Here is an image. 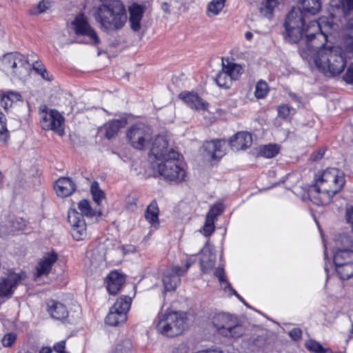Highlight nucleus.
<instances>
[{"instance_id": "obj_21", "label": "nucleus", "mask_w": 353, "mask_h": 353, "mask_svg": "<svg viewBox=\"0 0 353 353\" xmlns=\"http://www.w3.org/2000/svg\"><path fill=\"white\" fill-rule=\"evenodd\" d=\"M47 311L52 318L59 321L65 320L69 314L66 306L55 300H49L47 302Z\"/></svg>"}, {"instance_id": "obj_2", "label": "nucleus", "mask_w": 353, "mask_h": 353, "mask_svg": "<svg viewBox=\"0 0 353 353\" xmlns=\"http://www.w3.org/2000/svg\"><path fill=\"white\" fill-rule=\"evenodd\" d=\"M302 6L301 10L299 7H294L288 12L284 27L285 30V39L289 43H297L305 35L306 37V29L312 21H310L305 26L307 14H316L321 8L320 0H300ZM313 21H316L314 20ZM319 23L320 26L321 22Z\"/></svg>"}, {"instance_id": "obj_9", "label": "nucleus", "mask_w": 353, "mask_h": 353, "mask_svg": "<svg viewBox=\"0 0 353 353\" xmlns=\"http://www.w3.org/2000/svg\"><path fill=\"white\" fill-rule=\"evenodd\" d=\"M3 70L15 78L21 79L28 70V61L24 55L19 52L6 54L2 59Z\"/></svg>"}, {"instance_id": "obj_50", "label": "nucleus", "mask_w": 353, "mask_h": 353, "mask_svg": "<svg viewBox=\"0 0 353 353\" xmlns=\"http://www.w3.org/2000/svg\"><path fill=\"white\" fill-rule=\"evenodd\" d=\"M289 336L294 341L299 340L302 336V331L298 327L293 328L290 332Z\"/></svg>"}, {"instance_id": "obj_47", "label": "nucleus", "mask_w": 353, "mask_h": 353, "mask_svg": "<svg viewBox=\"0 0 353 353\" xmlns=\"http://www.w3.org/2000/svg\"><path fill=\"white\" fill-rule=\"evenodd\" d=\"M277 111L279 117L286 119L291 113V108L288 105H281L278 107Z\"/></svg>"}, {"instance_id": "obj_16", "label": "nucleus", "mask_w": 353, "mask_h": 353, "mask_svg": "<svg viewBox=\"0 0 353 353\" xmlns=\"http://www.w3.org/2000/svg\"><path fill=\"white\" fill-rule=\"evenodd\" d=\"M193 263L194 261L188 259L185 262L184 268L176 265L165 270L162 279L165 290H174L181 283L180 277L187 272Z\"/></svg>"}, {"instance_id": "obj_35", "label": "nucleus", "mask_w": 353, "mask_h": 353, "mask_svg": "<svg viewBox=\"0 0 353 353\" xmlns=\"http://www.w3.org/2000/svg\"><path fill=\"white\" fill-rule=\"evenodd\" d=\"M90 191L94 202L99 205L102 200L105 198L104 192L100 189L99 183L93 181L90 185Z\"/></svg>"}, {"instance_id": "obj_60", "label": "nucleus", "mask_w": 353, "mask_h": 353, "mask_svg": "<svg viewBox=\"0 0 353 353\" xmlns=\"http://www.w3.org/2000/svg\"><path fill=\"white\" fill-rule=\"evenodd\" d=\"M40 75L41 76V77L43 79H46V80H50V77H49V74H48V72L46 71V73H41L40 74Z\"/></svg>"}, {"instance_id": "obj_3", "label": "nucleus", "mask_w": 353, "mask_h": 353, "mask_svg": "<svg viewBox=\"0 0 353 353\" xmlns=\"http://www.w3.org/2000/svg\"><path fill=\"white\" fill-rule=\"evenodd\" d=\"M344 173L335 168L324 170L316 184L309 189L311 201L318 205L329 204L334 195L341 191L345 185Z\"/></svg>"}, {"instance_id": "obj_40", "label": "nucleus", "mask_w": 353, "mask_h": 353, "mask_svg": "<svg viewBox=\"0 0 353 353\" xmlns=\"http://www.w3.org/2000/svg\"><path fill=\"white\" fill-rule=\"evenodd\" d=\"M131 348V341L128 339H125L116 345L115 353H129Z\"/></svg>"}, {"instance_id": "obj_46", "label": "nucleus", "mask_w": 353, "mask_h": 353, "mask_svg": "<svg viewBox=\"0 0 353 353\" xmlns=\"http://www.w3.org/2000/svg\"><path fill=\"white\" fill-rule=\"evenodd\" d=\"M47 8L48 7L46 6V3L43 1H40L36 6L32 7L29 12L30 14L32 15H37L44 12L47 10Z\"/></svg>"}, {"instance_id": "obj_1", "label": "nucleus", "mask_w": 353, "mask_h": 353, "mask_svg": "<svg viewBox=\"0 0 353 353\" xmlns=\"http://www.w3.org/2000/svg\"><path fill=\"white\" fill-rule=\"evenodd\" d=\"M305 32V45L299 48L301 57L325 77L341 74L347 60L353 58L352 41H343L340 46L326 45L327 35L317 21L310 22Z\"/></svg>"}, {"instance_id": "obj_22", "label": "nucleus", "mask_w": 353, "mask_h": 353, "mask_svg": "<svg viewBox=\"0 0 353 353\" xmlns=\"http://www.w3.org/2000/svg\"><path fill=\"white\" fill-rule=\"evenodd\" d=\"M127 124L125 118L113 119L105 123L101 128V132H104V135L108 139L114 137L121 128H124Z\"/></svg>"}, {"instance_id": "obj_36", "label": "nucleus", "mask_w": 353, "mask_h": 353, "mask_svg": "<svg viewBox=\"0 0 353 353\" xmlns=\"http://www.w3.org/2000/svg\"><path fill=\"white\" fill-rule=\"evenodd\" d=\"M269 92V88L265 81L260 80L257 82L255 91L254 96L257 99H264Z\"/></svg>"}, {"instance_id": "obj_29", "label": "nucleus", "mask_w": 353, "mask_h": 353, "mask_svg": "<svg viewBox=\"0 0 353 353\" xmlns=\"http://www.w3.org/2000/svg\"><path fill=\"white\" fill-rule=\"evenodd\" d=\"M334 241L336 251H353V239L351 235L347 233L339 234Z\"/></svg>"}, {"instance_id": "obj_58", "label": "nucleus", "mask_w": 353, "mask_h": 353, "mask_svg": "<svg viewBox=\"0 0 353 353\" xmlns=\"http://www.w3.org/2000/svg\"><path fill=\"white\" fill-rule=\"evenodd\" d=\"M169 7H170V5L168 3L165 2V3H162L161 8L165 12H168V13L170 12Z\"/></svg>"}, {"instance_id": "obj_27", "label": "nucleus", "mask_w": 353, "mask_h": 353, "mask_svg": "<svg viewBox=\"0 0 353 353\" xmlns=\"http://www.w3.org/2000/svg\"><path fill=\"white\" fill-rule=\"evenodd\" d=\"M179 97L191 108L196 110H205L208 104L203 101L196 93L188 92L180 94Z\"/></svg>"}, {"instance_id": "obj_10", "label": "nucleus", "mask_w": 353, "mask_h": 353, "mask_svg": "<svg viewBox=\"0 0 353 353\" xmlns=\"http://www.w3.org/2000/svg\"><path fill=\"white\" fill-rule=\"evenodd\" d=\"M39 113L42 129L54 131L60 136L64 134L65 119L59 111L43 105L40 107Z\"/></svg>"}, {"instance_id": "obj_23", "label": "nucleus", "mask_w": 353, "mask_h": 353, "mask_svg": "<svg viewBox=\"0 0 353 353\" xmlns=\"http://www.w3.org/2000/svg\"><path fill=\"white\" fill-rule=\"evenodd\" d=\"M168 140L164 135H157L152 143L150 154H174V150H168Z\"/></svg>"}, {"instance_id": "obj_25", "label": "nucleus", "mask_w": 353, "mask_h": 353, "mask_svg": "<svg viewBox=\"0 0 353 353\" xmlns=\"http://www.w3.org/2000/svg\"><path fill=\"white\" fill-rule=\"evenodd\" d=\"M125 282L124 276L117 271L111 272L107 277V290L111 294H116Z\"/></svg>"}, {"instance_id": "obj_63", "label": "nucleus", "mask_w": 353, "mask_h": 353, "mask_svg": "<svg viewBox=\"0 0 353 353\" xmlns=\"http://www.w3.org/2000/svg\"><path fill=\"white\" fill-rule=\"evenodd\" d=\"M351 332L353 334V323L352 324V330H351Z\"/></svg>"}, {"instance_id": "obj_41", "label": "nucleus", "mask_w": 353, "mask_h": 353, "mask_svg": "<svg viewBox=\"0 0 353 353\" xmlns=\"http://www.w3.org/2000/svg\"><path fill=\"white\" fill-rule=\"evenodd\" d=\"M9 138L6 119L2 114H0V140L6 143Z\"/></svg>"}, {"instance_id": "obj_51", "label": "nucleus", "mask_w": 353, "mask_h": 353, "mask_svg": "<svg viewBox=\"0 0 353 353\" xmlns=\"http://www.w3.org/2000/svg\"><path fill=\"white\" fill-rule=\"evenodd\" d=\"M65 341H61L57 343H55L53 346V349L55 352L58 353H68L65 351Z\"/></svg>"}, {"instance_id": "obj_45", "label": "nucleus", "mask_w": 353, "mask_h": 353, "mask_svg": "<svg viewBox=\"0 0 353 353\" xmlns=\"http://www.w3.org/2000/svg\"><path fill=\"white\" fill-rule=\"evenodd\" d=\"M16 339L17 335L14 333H8L3 337L1 343L4 347H10L15 342Z\"/></svg>"}, {"instance_id": "obj_33", "label": "nucleus", "mask_w": 353, "mask_h": 353, "mask_svg": "<svg viewBox=\"0 0 353 353\" xmlns=\"http://www.w3.org/2000/svg\"><path fill=\"white\" fill-rule=\"evenodd\" d=\"M226 0H212L208 6L207 14L209 17L219 14L225 6Z\"/></svg>"}, {"instance_id": "obj_14", "label": "nucleus", "mask_w": 353, "mask_h": 353, "mask_svg": "<svg viewBox=\"0 0 353 353\" xmlns=\"http://www.w3.org/2000/svg\"><path fill=\"white\" fill-rule=\"evenodd\" d=\"M72 28L76 34L85 37L82 43L97 45L100 43L96 31L90 26L83 14H79L72 22Z\"/></svg>"}, {"instance_id": "obj_37", "label": "nucleus", "mask_w": 353, "mask_h": 353, "mask_svg": "<svg viewBox=\"0 0 353 353\" xmlns=\"http://www.w3.org/2000/svg\"><path fill=\"white\" fill-rule=\"evenodd\" d=\"M307 349L315 353H332L330 349H325L321 344L314 340H309L305 342Z\"/></svg>"}, {"instance_id": "obj_5", "label": "nucleus", "mask_w": 353, "mask_h": 353, "mask_svg": "<svg viewBox=\"0 0 353 353\" xmlns=\"http://www.w3.org/2000/svg\"><path fill=\"white\" fill-rule=\"evenodd\" d=\"M166 156H148V161L154 176L159 174L165 179L180 183L186 176L185 163L179 156L165 158Z\"/></svg>"}, {"instance_id": "obj_28", "label": "nucleus", "mask_w": 353, "mask_h": 353, "mask_svg": "<svg viewBox=\"0 0 353 353\" xmlns=\"http://www.w3.org/2000/svg\"><path fill=\"white\" fill-rule=\"evenodd\" d=\"M159 210L157 202L153 200L150 205H148L144 213L146 221L154 228H157L159 225Z\"/></svg>"}, {"instance_id": "obj_38", "label": "nucleus", "mask_w": 353, "mask_h": 353, "mask_svg": "<svg viewBox=\"0 0 353 353\" xmlns=\"http://www.w3.org/2000/svg\"><path fill=\"white\" fill-rule=\"evenodd\" d=\"M259 154H278L280 152V145L276 143H270L261 145Z\"/></svg>"}, {"instance_id": "obj_64", "label": "nucleus", "mask_w": 353, "mask_h": 353, "mask_svg": "<svg viewBox=\"0 0 353 353\" xmlns=\"http://www.w3.org/2000/svg\"><path fill=\"white\" fill-rule=\"evenodd\" d=\"M325 256L326 257V250L324 251Z\"/></svg>"}, {"instance_id": "obj_8", "label": "nucleus", "mask_w": 353, "mask_h": 353, "mask_svg": "<svg viewBox=\"0 0 353 353\" xmlns=\"http://www.w3.org/2000/svg\"><path fill=\"white\" fill-rule=\"evenodd\" d=\"M153 130L151 126L137 123L130 127L126 132L128 143L135 150L141 151L148 146L152 140Z\"/></svg>"}, {"instance_id": "obj_20", "label": "nucleus", "mask_w": 353, "mask_h": 353, "mask_svg": "<svg viewBox=\"0 0 353 353\" xmlns=\"http://www.w3.org/2000/svg\"><path fill=\"white\" fill-rule=\"evenodd\" d=\"M57 259L58 256L54 252L46 253L37 264V276L48 275L50 272L52 265L57 261Z\"/></svg>"}, {"instance_id": "obj_31", "label": "nucleus", "mask_w": 353, "mask_h": 353, "mask_svg": "<svg viewBox=\"0 0 353 353\" xmlns=\"http://www.w3.org/2000/svg\"><path fill=\"white\" fill-rule=\"evenodd\" d=\"M278 4L279 0H264L259 8V12L262 16L270 19L272 17L274 9Z\"/></svg>"}, {"instance_id": "obj_7", "label": "nucleus", "mask_w": 353, "mask_h": 353, "mask_svg": "<svg viewBox=\"0 0 353 353\" xmlns=\"http://www.w3.org/2000/svg\"><path fill=\"white\" fill-rule=\"evenodd\" d=\"M212 324L225 337L239 338L245 330L237 317L224 312L214 315Z\"/></svg>"}, {"instance_id": "obj_57", "label": "nucleus", "mask_w": 353, "mask_h": 353, "mask_svg": "<svg viewBox=\"0 0 353 353\" xmlns=\"http://www.w3.org/2000/svg\"><path fill=\"white\" fill-rule=\"evenodd\" d=\"M52 351L50 347H43L39 350V353H51Z\"/></svg>"}, {"instance_id": "obj_54", "label": "nucleus", "mask_w": 353, "mask_h": 353, "mask_svg": "<svg viewBox=\"0 0 353 353\" xmlns=\"http://www.w3.org/2000/svg\"><path fill=\"white\" fill-rule=\"evenodd\" d=\"M346 26L347 29L353 30V18L348 19ZM349 40L352 41V44L353 47V35L346 37L343 41H348Z\"/></svg>"}, {"instance_id": "obj_18", "label": "nucleus", "mask_w": 353, "mask_h": 353, "mask_svg": "<svg viewBox=\"0 0 353 353\" xmlns=\"http://www.w3.org/2000/svg\"><path fill=\"white\" fill-rule=\"evenodd\" d=\"M252 143V134L245 131H241L233 135L229 142V145L234 152L244 150L251 146Z\"/></svg>"}, {"instance_id": "obj_19", "label": "nucleus", "mask_w": 353, "mask_h": 353, "mask_svg": "<svg viewBox=\"0 0 353 353\" xmlns=\"http://www.w3.org/2000/svg\"><path fill=\"white\" fill-rule=\"evenodd\" d=\"M128 10L130 28L133 31L138 32L141 29V21L145 11V6L134 3L129 6Z\"/></svg>"}, {"instance_id": "obj_11", "label": "nucleus", "mask_w": 353, "mask_h": 353, "mask_svg": "<svg viewBox=\"0 0 353 353\" xmlns=\"http://www.w3.org/2000/svg\"><path fill=\"white\" fill-rule=\"evenodd\" d=\"M131 302V298L129 296H121L118 299L106 316V324L118 326L124 323L127 320V312L130 307Z\"/></svg>"}, {"instance_id": "obj_55", "label": "nucleus", "mask_w": 353, "mask_h": 353, "mask_svg": "<svg viewBox=\"0 0 353 353\" xmlns=\"http://www.w3.org/2000/svg\"><path fill=\"white\" fill-rule=\"evenodd\" d=\"M227 285L225 286V288H227L228 287L232 291L233 294L245 305H246V303L243 300V299L236 292V291L234 289H232L230 286V284L229 283H226Z\"/></svg>"}, {"instance_id": "obj_30", "label": "nucleus", "mask_w": 353, "mask_h": 353, "mask_svg": "<svg viewBox=\"0 0 353 353\" xmlns=\"http://www.w3.org/2000/svg\"><path fill=\"white\" fill-rule=\"evenodd\" d=\"M78 208L80 211L79 213L81 214L82 218H83V216L88 218H92L101 215L100 210L92 209L89 201L86 199H83L79 201Z\"/></svg>"}, {"instance_id": "obj_49", "label": "nucleus", "mask_w": 353, "mask_h": 353, "mask_svg": "<svg viewBox=\"0 0 353 353\" xmlns=\"http://www.w3.org/2000/svg\"><path fill=\"white\" fill-rule=\"evenodd\" d=\"M345 220L346 222L350 225L353 232V206L346 209Z\"/></svg>"}, {"instance_id": "obj_62", "label": "nucleus", "mask_w": 353, "mask_h": 353, "mask_svg": "<svg viewBox=\"0 0 353 353\" xmlns=\"http://www.w3.org/2000/svg\"><path fill=\"white\" fill-rule=\"evenodd\" d=\"M263 157H265V158H271V157H272L273 156H269V155H267V156H263Z\"/></svg>"}, {"instance_id": "obj_39", "label": "nucleus", "mask_w": 353, "mask_h": 353, "mask_svg": "<svg viewBox=\"0 0 353 353\" xmlns=\"http://www.w3.org/2000/svg\"><path fill=\"white\" fill-rule=\"evenodd\" d=\"M201 270L203 273H208L214 266V260L207 256H203L200 259Z\"/></svg>"}, {"instance_id": "obj_17", "label": "nucleus", "mask_w": 353, "mask_h": 353, "mask_svg": "<svg viewBox=\"0 0 353 353\" xmlns=\"http://www.w3.org/2000/svg\"><path fill=\"white\" fill-rule=\"evenodd\" d=\"M68 219L70 223L71 234L76 241H81L87 235L86 223L81 214L75 209L70 210L68 214Z\"/></svg>"}, {"instance_id": "obj_24", "label": "nucleus", "mask_w": 353, "mask_h": 353, "mask_svg": "<svg viewBox=\"0 0 353 353\" xmlns=\"http://www.w3.org/2000/svg\"><path fill=\"white\" fill-rule=\"evenodd\" d=\"M75 188L74 183L68 177L59 178L54 185L57 195L61 197L70 196L75 190Z\"/></svg>"}, {"instance_id": "obj_42", "label": "nucleus", "mask_w": 353, "mask_h": 353, "mask_svg": "<svg viewBox=\"0 0 353 353\" xmlns=\"http://www.w3.org/2000/svg\"><path fill=\"white\" fill-rule=\"evenodd\" d=\"M223 211V206L222 204L219 203L214 205L207 214L206 217L215 221L216 217L221 214Z\"/></svg>"}, {"instance_id": "obj_44", "label": "nucleus", "mask_w": 353, "mask_h": 353, "mask_svg": "<svg viewBox=\"0 0 353 353\" xmlns=\"http://www.w3.org/2000/svg\"><path fill=\"white\" fill-rule=\"evenodd\" d=\"M339 7L343 10V12L347 16V12L353 11V0H340Z\"/></svg>"}, {"instance_id": "obj_4", "label": "nucleus", "mask_w": 353, "mask_h": 353, "mask_svg": "<svg viewBox=\"0 0 353 353\" xmlns=\"http://www.w3.org/2000/svg\"><path fill=\"white\" fill-rule=\"evenodd\" d=\"M127 13L122 1L112 0L103 3L96 14V20L103 30L110 33L121 30L127 21Z\"/></svg>"}, {"instance_id": "obj_53", "label": "nucleus", "mask_w": 353, "mask_h": 353, "mask_svg": "<svg viewBox=\"0 0 353 353\" xmlns=\"http://www.w3.org/2000/svg\"><path fill=\"white\" fill-rule=\"evenodd\" d=\"M32 67L33 69L39 74L41 73H46V69L38 61L34 63Z\"/></svg>"}, {"instance_id": "obj_12", "label": "nucleus", "mask_w": 353, "mask_h": 353, "mask_svg": "<svg viewBox=\"0 0 353 353\" xmlns=\"http://www.w3.org/2000/svg\"><path fill=\"white\" fill-rule=\"evenodd\" d=\"M243 72V68L238 63H223L222 70L216 74L214 80L219 87L227 89L230 88L233 81L237 80Z\"/></svg>"}, {"instance_id": "obj_56", "label": "nucleus", "mask_w": 353, "mask_h": 353, "mask_svg": "<svg viewBox=\"0 0 353 353\" xmlns=\"http://www.w3.org/2000/svg\"><path fill=\"white\" fill-rule=\"evenodd\" d=\"M210 158L208 161L210 163V165H212L214 163L219 161L222 157V156H208Z\"/></svg>"}, {"instance_id": "obj_61", "label": "nucleus", "mask_w": 353, "mask_h": 353, "mask_svg": "<svg viewBox=\"0 0 353 353\" xmlns=\"http://www.w3.org/2000/svg\"><path fill=\"white\" fill-rule=\"evenodd\" d=\"M327 149L325 148H322L321 149H320L318 152V153L316 154H319V155H321V154H324L326 152Z\"/></svg>"}, {"instance_id": "obj_6", "label": "nucleus", "mask_w": 353, "mask_h": 353, "mask_svg": "<svg viewBox=\"0 0 353 353\" xmlns=\"http://www.w3.org/2000/svg\"><path fill=\"white\" fill-rule=\"evenodd\" d=\"M188 326V319L185 313L166 310L158 315L157 330L164 336H176L182 334Z\"/></svg>"}, {"instance_id": "obj_59", "label": "nucleus", "mask_w": 353, "mask_h": 353, "mask_svg": "<svg viewBox=\"0 0 353 353\" xmlns=\"http://www.w3.org/2000/svg\"><path fill=\"white\" fill-rule=\"evenodd\" d=\"M245 38L248 41H251L253 38V34L251 32H246L245 33Z\"/></svg>"}, {"instance_id": "obj_48", "label": "nucleus", "mask_w": 353, "mask_h": 353, "mask_svg": "<svg viewBox=\"0 0 353 353\" xmlns=\"http://www.w3.org/2000/svg\"><path fill=\"white\" fill-rule=\"evenodd\" d=\"M343 79L347 83H353V63H351L343 76Z\"/></svg>"}, {"instance_id": "obj_13", "label": "nucleus", "mask_w": 353, "mask_h": 353, "mask_svg": "<svg viewBox=\"0 0 353 353\" xmlns=\"http://www.w3.org/2000/svg\"><path fill=\"white\" fill-rule=\"evenodd\" d=\"M333 262L341 279L347 280L353 276V251H336Z\"/></svg>"}, {"instance_id": "obj_32", "label": "nucleus", "mask_w": 353, "mask_h": 353, "mask_svg": "<svg viewBox=\"0 0 353 353\" xmlns=\"http://www.w3.org/2000/svg\"><path fill=\"white\" fill-rule=\"evenodd\" d=\"M21 99V96L19 92L8 91L3 95L1 105L4 109H8L12 107L14 103L19 101Z\"/></svg>"}, {"instance_id": "obj_15", "label": "nucleus", "mask_w": 353, "mask_h": 353, "mask_svg": "<svg viewBox=\"0 0 353 353\" xmlns=\"http://www.w3.org/2000/svg\"><path fill=\"white\" fill-rule=\"evenodd\" d=\"M26 278L24 272H15L12 270L8 272L4 276L0 277V298H10L12 296L17 287Z\"/></svg>"}, {"instance_id": "obj_43", "label": "nucleus", "mask_w": 353, "mask_h": 353, "mask_svg": "<svg viewBox=\"0 0 353 353\" xmlns=\"http://www.w3.org/2000/svg\"><path fill=\"white\" fill-rule=\"evenodd\" d=\"M214 230V221L206 217L205 223L203 228V234L210 236Z\"/></svg>"}, {"instance_id": "obj_26", "label": "nucleus", "mask_w": 353, "mask_h": 353, "mask_svg": "<svg viewBox=\"0 0 353 353\" xmlns=\"http://www.w3.org/2000/svg\"><path fill=\"white\" fill-rule=\"evenodd\" d=\"M226 147L225 139H214L205 141L200 148V152L205 154H216V152H224Z\"/></svg>"}, {"instance_id": "obj_52", "label": "nucleus", "mask_w": 353, "mask_h": 353, "mask_svg": "<svg viewBox=\"0 0 353 353\" xmlns=\"http://www.w3.org/2000/svg\"><path fill=\"white\" fill-rule=\"evenodd\" d=\"M214 275L219 279L220 283L225 282L224 269L223 268H217L214 272Z\"/></svg>"}, {"instance_id": "obj_34", "label": "nucleus", "mask_w": 353, "mask_h": 353, "mask_svg": "<svg viewBox=\"0 0 353 353\" xmlns=\"http://www.w3.org/2000/svg\"><path fill=\"white\" fill-rule=\"evenodd\" d=\"M139 195L137 192H130L125 199V208L130 212H134L137 209V201Z\"/></svg>"}]
</instances>
